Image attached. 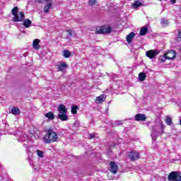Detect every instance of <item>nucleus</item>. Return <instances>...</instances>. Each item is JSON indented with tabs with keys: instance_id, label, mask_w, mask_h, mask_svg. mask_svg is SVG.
<instances>
[{
	"instance_id": "nucleus-28",
	"label": "nucleus",
	"mask_w": 181,
	"mask_h": 181,
	"mask_svg": "<svg viewBox=\"0 0 181 181\" xmlns=\"http://www.w3.org/2000/svg\"><path fill=\"white\" fill-rule=\"evenodd\" d=\"M37 155L40 158H45V152L43 151L37 150Z\"/></svg>"
},
{
	"instance_id": "nucleus-31",
	"label": "nucleus",
	"mask_w": 181,
	"mask_h": 181,
	"mask_svg": "<svg viewBox=\"0 0 181 181\" xmlns=\"http://www.w3.org/2000/svg\"><path fill=\"white\" fill-rule=\"evenodd\" d=\"M34 1L37 4H46V2H49V0H34Z\"/></svg>"
},
{
	"instance_id": "nucleus-30",
	"label": "nucleus",
	"mask_w": 181,
	"mask_h": 181,
	"mask_svg": "<svg viewBox=\"0 0 181 181\" xmlns=\"http://www.w3.org/2000/svg\"><path fill=\"white\" fill-rule=\"evenodd\" d=\"M119 125H122V121L117 120V121H115L113 124V127H118Z\"/></svg>"
},
{
	"instance_id": "nucleus-11",
	"label": "nucleus",
	"mask_w": 181,
	"mask_h": 181,
	"mask_svg": "<svg viewBox=\"0 0 181 181\" xmlns=\"http://www.w3.org/2000/svg\"><path fill=\"white\" fill-rule=\"evenodd\" d=\"M110 170L111 173H112L113 175L117 174V172H118V165H117L115 162L112 161L110 163Z\"/></svg>"
},
{
	"instance_id": "nucleus-24",
	"label": "nucleus",
	"mask_w": 181,
	"mask_h": 181,
	"mask_svg": "<svg viewBox=\"0 0 181 181\" xmlns=\"http://www.w3.org/2000/svg\"><path fill=\"white\" fill-rule=\"evenodd\" d=\"M142 6V3L139 1V0L136 1L132 5V8H139V6Z\"/></svg>"
},
{
	"instance_id": "nucleus-14",
	"label": "nucleus",
	"mask_w": 181,
	"mask_h": 181,
	"mask_svg": "<svg viewBox=\"0 0 181 181\" xmlns=\"http://www.w3.org/2000/svg\"><path fill=\"white\" fill-rule=\"evenodd\" d=\"M40 43V40L35 39L33 42V47L35 50H38V49H40V45H39Z\"/></svg>"
},
{
	"instance_id": "nucleus-23",
	"label": "nucleus",
	"mask_w": 181,
	"mask_h": 181,
	"mask_svg": "<svg viewBox=\"0 0 181 181\" xmlns=\"http://www.w3.org/2000/svg\"><path fill=\"white\" fill-rule=\"evenodd\" d=\"M45 117L48 118V119H54V114L52 112H49L48 113L45 114Z\"/></svg>"
},
{
	"instance_id": "nucleus-38",
	"label": "nucleus",
	"mask_w": 181,
	"mask_h": 181,
	"mask_svg": "<svg viewBox=\"0 0 181 181\" xmlns=\"http://www.w3.org/2000/svg\"><path fill=\"white\" fill-rule=\"evenodd\" d=\"M171 4H176V0H170Z\"/></svg>"
},
{
	"instance_id": "nucleus-36",
	"label": "nucleus",
	"mask_w": 181,
	"mask_h": 181,
	"mask_svg": "<svg viewBox=\"0 0 181 181\" xmlns=\"http://www.w3.org/2000/svg\"><path fill=\"white\" fill-rule=\"evenodd\" d=\"M66 33H68L67 35V37H70V36H71V30H68V31H66Z\"/></svg>"
},
{
	"instance_id": "nucleus-18",
	"label": "nucleus",
	"mask_w": 181,
	"mask_h": 181,
	"mask_svg": "<svg viewBox=\"0 0 181 181\" xmlns=\"http://www.w3.org/2000/svg\"><path fill=\"white\" fill-rule=\"evenodd\" d=\"M32 25V21L29 19H25L23 21V26H25V28H30V26Z\"/></svg>"
},
{
	"instance_id": "nucleus-7",
	"label": "nucleus",
	"mask_w": 181,
	"mask_h": 181,
	"mask_svg": "<svg viewBox=\"0 0 181 181\" xmlns=\"http://www.w3.org/2000/svg\"><path fill=\"white\" fill-rule=\"evenodd\" d=\"M158 54H159V51L150 49L146 52V55L148 59H155Z\"/></svg>"
},
{
	"instance_id": "nucleus-3",
	"label": "nucleus",
	"mask_w": 181,
	"mask_h": 181,
	"mask_svg": "<svg viewBox=\"0 0 181 181\" xmlns=\"http://www.w3.org/2000/svg\"><path fill=\"white\" fill-rule=\"evenodd\" d=\"M11 13L14 16L13 21L14 22H22L25 19V14L23 12H19L18 6L14 7L11 10Z\"/></svg>"
},
{
	"instance_id": "nucleus-5",
	"label": "nucleus",
	"mask_w": 181,
	"mask_h": 181,
	"mask_svg": "<svg viewBox=\"0 0 181 181\" xmlns=\"http://www.w3.org/2000/svg\"><path fill=\"white\" fill-rule=\"evenodd\" d=\"M111 32H112V28L108 25L100 27L96 30V33L100 35H103L104 33H111Z\"/></svg>"
},
{
	"instance_id": "nucleus-25",
	"label": "nucleus",
	"mask_w": 181,
	"mask_h": 181,
	"mask_svg": "<svg viewBox=\"0 0 181 181\" xmlns=\"http://www.w3.org/2000/svg\"><path fill=\"white\" fill-rule=\"evenodd\" d=\"M146 78V75L145 74V73L141 72L139 74V78L140 81H144Z\"/></svg>"
},
{
	"instance_id": "nucleus-26",
	"label": "nucleus",
	"mask_w": 181,
	"mask_h": 181,
	"mask_svg": "<svg viewBox=\"0 0 181 181\" xmlns=\"http://www.w3.org/2000/svg\"><path fill=\"white\" fill-rule=\"evenodd\" d=\"M161 25H163V26H168L169 25V21H168L165 18H161V22H160Z\"/></svg>"
},
{
	"instance_id": "nucleus-34",
	"label": "nucleus",
	"mask_w": 181,
	"mask_h": 181,
	"mask_svg": "<svg viewBox=\"0 0 181 181\" xmlns=\"http://www.w3.org/2000/svg\"><path fill=\"white\" fill-rule=\"evenodd\" d=\"M79 125H80V123L78 122V121H76L74 124V127H79Z\"/></svg>"
},
{
	"instance_id": "nucleus-16",
	"label": "nucleus",
	"mask_w": 181,
	"mask_h": 181,
	"mask_svg": "<svg viewBox=\"0 0 181 181\" xmlns=\"http://www.w3.org/2000/svg\"><path fill=\"white\" fill-rule=\"evenodd\" d=\"M57 69L59 71H63L64 69H67V65L66 64V62H63L59 65H57Z\"/></svg>"
},
{
	"instance_id": "nucleus-27",
	"label": "nucleus",
	"mask_w": 181,
	"mask_h": 181,
	"mask_svg": "<svg viewBox=\"0 0 181 181\" xmlns=\"http://www.w3.org/2000/svg\"><path fill=\"white\" fill-rule=\"evenodd\" d=\"M24 148H25L26 152L29 153V155H33L32 152L30 151V149H32L33 147L28 146V144H23Z\"/></svg>"
},
{
	"instance_id": "nucleus-2",
	"label": "nucleus",
	"mask_w": 181,
	"mask_h": 181,
	"mask_svg": "<svg viewBox=\"0 0 181 181\" xmlns=\"http://www.w3.org/2000/svg\"><path fill=\"white\" fill-rule=\"evenodd\" d=\"M57 139H59L57 133L52 129H47V134L43 137L45 144H52V142H56Z\"/></svg>"
},
{
	"instance_id": "nucleus-35",
	"label": "nucleus",
	"mask_w": 181,
	"mask_h": 181,
	"mask_svg": "<svg viewBox=\"0 0 181 181\" xmlns=\"http://www.w3.org/2000/svg\"><path fill=\"white\" fill-rule=\"evenodd\" d=\"M19 30H20V32H21V33H26V31H25V28H19Z\"/></svg>"
},
{
	"instance_id": "nucleus-8",
	"label": "nucleus",
	"mask_w": 181,
	"mask_h": 181,
	"mask_svg": "<svg viewBox=\"0 0 181 181\" xmlns=\"http://www.w3.org/2000/svg\"><path fill=\"white\" fill-rule=\"evenodd\" d=\"M129 159L132 160H136V159H139V153L138 151H130L128 155Z\"/></svg>"
},
{
	"instance_id": "nucleus-12",
	"label": "nucleus",
	"mask_w": 181,
	"mask_h": 181,
	"mask_svg": "<svg viewBox=\"0 0 181 181\" xmlns=\"http://www.w3.org/2000/svg\"><path fill=\"white\" fill-rule=\"evenodd\" d=\"M107 98V96L104 94L100 95V96L96 98L95 103L96 104H101V103H104Z\"/></svg>"
},
{
	"instance_id": "nucleus-21",
	"label": "nucleus",
	"mask_w": 181,
	"mask_h": 181,
	"mask_svg": "<svg viewBox=\"0 0 181 181\" xmlns=\"http://www.w3.org/2000/svg\"><path fill=\"white\" fill-rule=\"evenodd\" d=\"M165 122L167 125H169L170 127V125H172V117L169 116H165Z\"/></svg>"
},
{
	"instance_id": "nucleus-9",
	"label": "nucleus",
	"mask_w": 181,
	"mask_h": 181,
	"mask_svg": "<svg viewBox=\"0 0 181 181\" xmlns=\"http://www.w3.org/2000/svg\"><path fill=\"white\" fill-rule=\"evenodd\" d=\"M167 60H172L176 57V52L175 50H170L165 53Z\"/></svg>"
},
{
	"instance_id": "nucleus-13",
	"label": "nucleus",
	"mask_w": 181,
	"mask_h": 181,
	"mask_svg": "<svg viewBox=\"0 0 181 181\" xmlns=\"http://www.w3.org/2000/svg\"><path fill=\"white\" fill-rule=\"evenodd\" d=\"M134 119L136 121H145L146 119V116L145 115L139 113L135 115Z\"/></svg>"
},
{
	"instance_id": "nucleus-20",
	"label": "nucleus",
	"mask_w": 181,
	"mask_h": 181,
	"mask_svg": "<svg viewBox=\"0 0 181 181\" xmlns=\"http://www.w3.org/2000/svg\"><path fill=\"white\" fill-rule=\"evenodd\" d=\"M63 56L64 57H65L66 59H69V57H70V56H71V52H70V51L66 49L64 50L63 52Z\"/></svg>"
},
{
	"instance_id": "nucleus-1",
	"label": "nucleus",
	"mask_w": 181,
	"mask_h": 181,
	"mask_svg": "<svg viewBox=\"0 0 181 181\" xmlns=\"http://www.w3.org/2000/svg\"><path fill=\"white\" fill-rule=\"evenodd\" d=\"M150 124L152 127L151 136L153 141H156L158 136L163 134V129H165V126L163 125V123L162 122Z\"/></svg>"
},
{
	"instance_id": "nucleus-4",
	"label": "nucleus",
	"mask_w": 181,
	"mask_h": 181,
	"mask_svg": "<svg viewBox=\"0 0 181 181\" xmlns=\"http://www.w3.org/2000/svg\"><path fill=\"white\" fill-rule=\"evenodd\" d=\"M58 111L59 114L58 115V118L61 121H67L69 117L67 116V107L64 105H59L58 106Z\"/></svg>"
},
{
	"instance_id": "nucleus-37",
	"label": "nucleus",
	"mask_w": 181,
	"mask_h": 181,
	"mask_svg": "<svg viewBox=\"0 0 181 181\" xmlns=\"http://www.w3.org/2000/svg\"><path fill=\"white\" fill-rule=\"evenodd\" d=\"M29 159V163L31 166H33V160H32V159H30V158H28Z\"/></svg>"
},
{
	"instance_id": "nucleus-32",
	"label": "nucleus",
	"mask_w": 181,
	"mask_h": 181,
	"mask_svg": "<svg viewBox=\"0 0 181 181\" xmlns=\"http://www.w3.org/2000/svg\"><path fill=\"white\" fill-rule=\"evenodd\" d=\"M97 4V0H89V5H94Z\"/></svg>"
},
{
	"instance_id": "nucleus-39",
	"label": "nucleus",
	"mask_w": 181,
	"mask_h": 181,
	"mask_svg": "<svg viewBox=\"0 0 181 181\" xmlns=\"http://www.w3.org/2000/svg\"><path fill=\"white\" fill-rule=\"evenodd\" d=\"M35 130H33V132H30L31 135H35Z\"/></svg>"
},
{
	"instance_id": "nucleus-19",
	"label": "nucleus",
	"mask_w": 181,
	"mask_h": 181,
	"mask_svg": "<svg viewBox=\"0 0 181 181\" xmlns=\"http://www.w3.org/2000/svg\"><path fill=\"white\" fill-rule=\"evenodd\" d=\"M146 33H148V28L142 27L140 30V35L144 36V35H146Z\"/></svg>"
},
{
	"instance_id": "nucleus-33",
	"label": "nucleus",
	"mask_w": 181,
	"mask_h": 181,
	"mask_svg": "<svg viewBox=\"0 0 181 181\" xmlns=\"http://www.w3.org/2000/svg\"><path fill=\"white\" fill-rule=\"evenodd\" d=\"M95 137V134H89V139H93Z\"/></svg>"
},
{
	"instance_id": "nucleus-10",
	"label": "nucleus",
	"mask_w": 181,
	"mask_h": 181,
	"mask_svg": "<svg viewBox=\"0 0 181 181\" xmlns=\"http://www.w3.org/2000/svg\"><path fill=\"white\" fill-rule=\"evenodd\" d=\"M45 4H47V5L44 7V12L45 13H49V11L53 6V1L52 0H49L48 2H45Z\"/></svg>"
},
{
	"instance_id": "nucleus-6",
	"label": "nucleus",
	"mask_w": 181,
	"mask_h": 181,
	"mask_svg": "<svg viewBox=\"0 0 181 181\" xmlns=\"http://www.w3.org/2000/svg\"><path fill=\"white\" fill-rule=\"evenodd\" d=\"M169 181H181V173L172 172L168 175Z\"/></svg>"
},
{
	"instance_id": "nucleus-15",
	"label": "nucleus",
	"mask_w": 181,
	"mask_h": 181,
	"mask_svg": "<svg viewBox=\"0 0 181 181\" xmlns=\"http://www.w3.org/2000/svg\"><path fill=\"white\" fill-rule=\"evenodd\" d=\"M135 37V33L132 32L127 36V42L128 43H131L132 42V39Z\"/></svg>"
},
{
	"instance_id": "nucleus-29",
	"label": "nucleus",
	"mask_w": 181,
	"mask_h": 181,
	"mask_svg": "<svg viewBox=\"0 0 181 181\" xmlns=\"http://www.w3.org/2000/svg\"><path fill=\"white\" fill-rule=\"evenodd\" d=\"M77 110H78V106H72L71 107V112L74 115L77 114Z\"/></svg>"
},
{
	"instance_id": "nucleus-17",
	"label": "nucleus",
	"mask_w": 181,
	"mask_h": 181,
	"mask_svg": "<svg viewBox=\"0 0 181 181\" xmlns=\"http://www.w3.org/2000/svg\"><path fill=\"white\" fill-rule=\"evenodd\" d=\"M11 112L13 115H19V114H21V110H19V108L13 107H12Z\"/></svg>"
},
{
	"instance_id": "nucleus-22",
	"label": "nucleus",
	"mask_w": 181,
	"mask_h": 181,
	"mask_svg": "<svg viewBox=\"0 0 181 181\" xmlns=\"http://www.w3.org/2000/svg\"><path fill=\"white\" fill-rule=\"evenodd\" d=\"M158 60L161 63H165V62H166V60H168V57H166L165 54H164L163 55H161L159 57Z\"/></svg>"
}]
</instances>
